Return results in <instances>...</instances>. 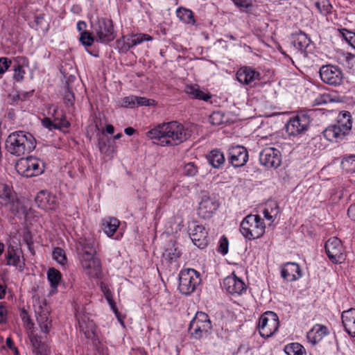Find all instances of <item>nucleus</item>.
<instances>
[{"mask_svg":"<svg viewBox=\"0 0 355 355\" xmlns=\"http://www.w3.org/2000/svg\"><path fill=\"white\" fill-rule=\"evenodd\" d=\"M28 66V60L26 57L17 56L14 58L12 68L14 71L13 78L15 80L19 82L24 78L26 73L24 67Z\"/></svg>","mask_w":355,"mask_h":355,"instance_id":"b1692460","label":"nucleus"},{"mask_svg":"<svg viewBox=\"0 0 355 355\" xmlns=\"http://www.w3.org/2000/svg\"><path fill=\"white\" fill-rule=\"evenodd\" d=\"M135 130L132 127L125 128L124 132L126 135L131 136L135 132Z\"/></svg>","mask_w":355,"mask_h":355,"instance_id":"69168bd1","label":"nucleus"},{"mask_svg":"<svg viewBox=\"0 0 355 355\" xmlns=\"http://www.w3.org/2000/svg\"><path fill=\"white\" fill-rule=\"evenodd\" d=\"M20 315L22 320L26 324V327L31 329L33 327V323L31 322L27 311L26 310H22Z\"/></svg>","mask_w":355,"mask_h":355,"instance_id":"4d7b16f0","label":"nucleus"},{"mask_svg":"<svg viewBox=\"0 0 355 355\" xmlns=\"http://www.w3.org/2000/svg\"><path fill=\"white\" fill-rule=\"evenodd\" d=\"M236 76L240 83L246 85H250L255 80L261 79L260 73L250 67H241L237 71Z\"/></svg>","mask_w":355,"mask_h":355,"instance_id":"a211bd4d","label":"nucleus"},{"mask_svg":"<svg viewBox=\"0 0 355 355\" xmlns=\"http://www.w3.org/2000/svg\"><path fill=\"white\" fill-rule=\"evenodd\" d=\"M94 33L96 36V41L101 43L107 44L113 41L116 36L112 20L108 18H98L92 22Z\"/></svg>","mask_w":355,"mask_h":355,"instance_id":"0eeeda50","label":"nucleus"},{"mask_svg":"<svg viewBox=\"0 0 355 355\" xmlns=\"http://www.w3.org/2000/svg\"><path fill=\"white\" fill-rule=\"evenodd\" d=\"M183 173L187 176H194L198 173V167L193 162H188L184 166Z\"/></svg>","mask_w":355,"mask_h":355,"instance_id":"49530a36","label":"nucleus"},{"mask_svg":"<svg viewBox=\"0 0 355 355\" xmlns=\"http://www.w3.org/2000/svg\"><path fill=\"white\" fill-rule=\"evenodd\" d=\"M30 340L35 355H50L51 349L46 341V336L33 335Z\"/></svg>","mask_w":355,"mask_h":355,"instance_id":"4be33fe9","label":"nucleus"},{"mask_svg":"<svg viewBox=\"0 0 355 355\" xmlns=\"http://www.w3.org/2000/svg\"><path fill=\"white\" fill-rule=\"evenodd\" d=\"M200 282V273L196 270H182L179 275L178 289L182 294L189 295L196 291Z\"/></svg>","mask_w":355,"mask_h":355,"instance_id":"6e6552de","label":"nucleus"},{"mask_svg":"<svg viewBox=\"0 0 355 355\" xmlns=\"http://www.w3.org/2000/svg\"><path fill=\"white\" fill-rule=\"evenodd\" d=\"M334 101L329 94L323 93L317 96L313 102V105H322Z\"/></svg>","mask_w":355,"mask_h":355,"instance_id":"c03bdc74","label":"nucleus"},{"mask_svg":"<svg viewBox=\"0 0 355 355\" xmlns=\"http://www.w3.org/2000/svg\"><path fill=\"white\" fill-rule=\"evenodd\" d=\"M329 334L327 327L321 324H315L308 333L307 339L313 345L318 343Z\"/></svg>","mask_w":355,"mask_h":355,"instance_id":"a878e982","label":"nucleus"},{"mask_svg":"<svg viewBox=\"0 0 355 355\" xmlns=\"http://www.w3.org/2000/svg\"><path fill=\"white\" fill-rule=\"evenodd\" d=\"M207 232L202 225H195L190 228L189 236L193 244L203 249L208 245Z\"/></svg>","mask_w":355,"mask_h":355,"instance_id":"aec40b11","label":"nucleus"},{"mask_svg":"<svg viewBox=\"0 0 355 355\" xmlns=\"http://www.w3.org/2000/svg\"><path fill=\"white\" fill-rule=\"evenodd\" d=\"M15 168L19 174L31 178L42 174L44 171V164L37 158L30 157L21 159L16 164Z\"/></svg>","mask_w":355,"mask_h":355,"instance_id":"1a4fd4ad","label":"nucleus"},{"mask_svg":"<svg viewBox=\"0 0 355 355\" xmlns=\"http://www.w3.org/2000/svg\"><path fill=\"white\" fill-rule=\"evenodd\" d=\"M152 40L153 37L149 35L144 33L135 34L127 39L125 46L128 50L134 46L141 44L144 41H151Z\"/></svg>","mask_w":355,"mask_h":355,"instance_id":"72a5a7b5","label":"nucleus"},{"mask_svg":"<svg viewBox=\"0 0 355 355\" xmlns=\"http://www.w3.org/2000/svg\"><path fill=\"white\" fill-rule=\"evenodd\" d=\"M62 275L60 272L55 268H51L47 271V279L50 282L51 293L57 291V288L61 281Z\"/></svg>","mask_w":355,"mask_h":355,"instance_id":"473e14b6","label":"nucleus"},{"mask_svg":"<svg viewBox=\"0 0 355 355\" xmlns=\"http://www.w3.org/2000/svg\"><path fill=\"white\" fill-rule=\"evenodd\" d=\"M325 251L329 259L335 263L345 260L344 250L341 241L337 237L329 239L325 243Z\"/></svg>","mask_w":355,"mask_h":355,"instance_id":"f8f14e48","label":"nucleus"},{"mask_svg":"<svg viewBox=\"0 0 355 355\" xmlns=\"http://www.w3.org/2000/svg\"><path fill=\"white\" fill-rule=\"evenodd\" d=\"M275 205L274 208H271V211H270L268 208H265L263 211V214L264 217L268 220H273V215L276 216L279 213V207L276 203L273 204Z\"/></svg>","mask_w":355,"mask_h":355,"instance_id":"8fccbe9b","label":"nucleus"},{"mask_svg":"<svg viewBox=\"0 0 355 355\" xmlns=\"http://www.w3.org/2000/svg\"><path fill=\"white\" fill-rule=\"evenodd\" d=\"M218 207L219 203L215 198L205 195L199 204L198 214L204 218H209Z\"/></svg>","mask_w":355,"mask_h":355,"instance_id":"f3484780","label":"nucleus"},{"mask_svg":"<svg viewBox=\"0 0 355 355\" xmlns=\"http://www.w3.org/2000/svg\"><path fill=\"white\" fill-rule=\"evenodd\" d=\"M310 117L305 114H297L291 118L286 125L288 135L296 136L305 132L309 126Z\"/></svg>","mask_w":355,"mask_h":355,"instance_id":"9b49d317","label":"nucleus"},{"mask_svg":"<svg viewBox=\"0 0 355 355\" xmlns=\"http://www.w3.org/2000/svg\"><path fill=\"white\" fill-rule=\"evenodd\" d=\"M352 118L349 112L343 111L338 115L337 123L329 125L323 132L324 137L330 141L343 139L352 130Z\"/></svg>","mask_w":355,"mask_h":355,"instance_id":"20e7f679","label":"nucleus"},{"mask_svg":"<svg viewBox=\"0 0 355 355\" xmlns=\"http://www.w3.org/2000/svg\"><path fill=\"white\" fill-rule=\"evenodd\" d=\"M87 27V24L85 21H79L78 23H77V29L80 31L81 33L85 31V28Z\"/></svg>","mask_w":355,"mask_h":355,"instance_id":"e2e57ef3","label":"nucleus"},{"mask_svg":"<svg viewBox=\"0 0 355 355\" xmlns=\"http://www.w3.org/2000/svg\"><path fill=\"white\" fill-rule=\"evenodd\" d=\"M35 146L36 140L33 135L22 130L10 134L6 141L7 150L18 157L29 154Z\"/></svg>","mask_w":355,"mask_h":355,"instance_id":"7ed1b4c3","label":"nucleus"},{"mask_svg":"<svg viewBox=\"0 0 355 355\" xmlns=\"http://www.w3.org/2000/svg\"><path fill=\"white\" fill-rule=\"evenodd\" d=\"M155 101L145 97L129 96L123 98L122 106L135 107L139 106H150L154 105Z\"/></svg>","mask_w":355,"mask_h":355,"instance_id":"393cba45","label":"nucleus"},{"mask_svg":"<svg viewBox=\"0 0 355 355\" xmlns=\"http://www.w3.org/2000/svg\"><path fill=\"white\" fill-rule=\"evenodd\" d=\"M119 223L117 218L109 217L102 221V229L108 236H112L119 227Z\"/></svg>","mask_w":355,"mask_h":355,"instance_id":"2f4dec72","label":"nucleus"},{"mask_svg":"<svg viewBox=\"0 0 355 355\" xmlns=\"http://www.w3.org/2000/svg\"><path fill=\"white\" fill-rule=\"evenodd\" d=\"M227 160L234 168L243 166L248 160V151L243 146H234L227 150Z\"/></svg>","mask_w":355,"mask_h":355,"instance_id":"ddd939ff","label":"nucleus"},{"mask_svg":"<svg viewBox=\"0 0 355 355\" xmlns=\"http://www.w3.org/2000/svg\"><path fill=\"white\" fill-rule=\"evenodd\" d=\"M181 254L180 250L174 244L171 248H168L164 253V257L170 262L175 261Z\"/></svg>","mask_w":355,"mask_h":355,"instance_id":"a19ab883","label":"nucleus"},{"mask_svg":"<svg viewBox=\"0 0 355 355\" xmlns=\"http://www.w3.org/2000/svg\"><path fill=\"white\" fill-rule=\"evenodd\" d=\"M355 210V207H354L353 205H351L349 206V207L348 208V210H347V215L350 218H353L354 216V214L353 213V211Z\"/></svg>","mask_w":355,"mask_h":355,"instance_id":"338daca9","label":"nucleus"},{"mask_svg":"<svg viewBox=\"0 0 355 355\" xmlns=\"http://www.w3.org/2000/svg\"><path fill=\"white\" fill-rule=\"evenodd\" d=\"M314 7L322 15H327L331 12L332 6L329 0H310Z\"/></svg>","mask_w":355,"mask_h":355,"instance_id":"e433bc0d","label":"nucleus"},{"mask_svg":"<svg viewBox=\"0 0 355 355\" xmlns=\"http://www.w3.org/2000/svg\"><path fill=\"white\" fill-rule=\"evenodd\" d=\"M211 329L212 324L209 315L204 312L198 311L191 321L188 330L192 338L200 339L208 336Z\"/></svg>","mask_w":355,"mask_h":355,"instance_id":"423d86ee","label":"nucleus"},{"mask_svg":"<svg viewBox=\"0 0 355 355\" xmlns=\"http://www.w3.org/2000/svg\"><path fill=\"white\" fill-rule=\"evenodd\" d=\"M177 16L186 24L194 25L196 20L191 10L183 8L177 10Z\"/></svg>","mask_w":355,"mask_h":355,"instance_id":"4c0bfd02","label":"nucleus"},{"mask_svg":"<svg viewBox=\"0 0 355 355\" xmlns=\"http://www.w3.org/2000/svg\"><path fill=\"white\" fill-rule=\"evenodd\" d=\"M264 220L257 214L246 216L240 224V232L248 240L261 238L265 233Z\"/></svg>","mask_w":355,"mask_h":355,"instance_id":"39448f33","label":"nucleus"},{"mask_svg":"<svg viewBox=\"0 0 355 355\" xmlns=\"http://www.w3.org/2000/svg\"><path fill=\"white\" fill-rule=\"evenodd\" d=\"M322 80L331 85H340L342 81V73L339 69L333 65H324L320 69Z\"/></svg>","mask_w":355,"mask_h":355,"instance_id":"2eb2a0df","label":"nucleus"},{"mask_svg":"<svg viewBox=\"0 0 355 355\" xmlns=\"http://www.w3.org/2000/svg\"><path fill=\"white\" fill-rule=\"evenodd\" d=\"M287 355H304V347L297 343L287 345L284 348Z\"/></svg>","mask_w":355,"mask_h":355,"instance_id":"58836bf2","label":"nucleus"},{"mask_svg":"<svg viewBox=\"0 0 355 355\" xmlns=\"http://www.w3.org/2000/svg\"><path fill=\"white\" fill-rule=\"evenodd\" d=\"M224 116L220 112H214L209 116V122L214 125H219L223 123Z\"/></svg>","mask_w":355,"mask_h":355,"instance_id":"de8ad7c7","label":"nucleus"},{"mask_svg":"<svg viewBox=\"0 0 355 355\" xmlns=\"http://www.w3.org/2000/svg\"><path fill=\"white\" fill-rule=\"evenodd\" d=\"M77 254L86 273L97 276L101 271V263L96 255V242L92 237L80 238L76 243Z\"/></svg>","mask_w":355,"mask_h":355,"instance_id":"f03ea898","label":"nucleus"},{"mask_svg":"<svg viewBox=\"0 0 355 355\" xmlns=\"http://www.w3.org/2000/svg\"><path fill=\"white\" fill-rule=\"evenodd\" d=\"M21 251L17 246L9 245L5 254L7 260L6 264L8 266H17L20 262V255Z\"/></svg>","mask_w":355,"mask_h":355,"instance_id":"cd10ccee","label":"nucleus"},{"mask_svg":"<svg viewBox=\"0 0 355 355\" xmlns=\"http://www.w3.org/2000/svg\"><path fill=\"white\" fill-rule=\"evenodd\" d=\"M49 112L52 115L54 121H55V118H60L61 119H67L66 116L62 110H60L58 107H52L49 109Z\"/></svg>","mask_w":355,"mask_h":355,"instance_id":"603ef678","label":"nucleus"},{"mask_svg":"<svg viewBox=\"0 0 355 355\" xmlns=\"http://www.w3.org/2000/svg\"><path fill=\"white\" fill-rule=\"evenodd\" d=\"M279 324V318L275 313L265 312L259 320L258 327L260 336L263 338L272 336L277 331Z\"/></svg>","mask_w":355,"mask_h":355,"instance_id":"9d476101","label":"nucleus"},{"mask_svg":"<svg viewBox=\"0 0 355 355\" xmlns=\"http://www.w3.org/2000/svg\"><path fill=\"white\" fill-rule=\"evenodd\" d=\"M6 314V310L3 307H0V323L5 322Z\"/></svg>","mask_w":355,"mask_h":355,"instance_id":"0e129e2a","label":"nucleus"},{"mask_svg":"<svg viewBox=\"0 0 355 355\" xmlns=\"http://www.w3.org/2000/svg\"><path fill=\"white\" fill-rule=\"evenodd\" d=\"M184 91L187 94L195 99L207 101L211 98V95H209L208 93H205L202 90L200 89L198 85H187L185 87Z\"/></svg>","mask_w":355,"mask_h":355,"instance_id":"c756f323","label":"nucleus"},{"mask_svg":"<svg viewBox=\"0 0 355 355\" xmlns=\"http://www.w3.org/2000/svg\"><path fill=\"white\" fill-rule=\"evenodd\" d=\"M6 345L8 347H9L11 349H14L15 355L18 354V350L16 347H14L13 341L10 338H8L6 339Z\"/></svg>","mask_w":355,"mask_h":355,"instance_id":"680f3d73","label":"nucleus"},{"mask_svg":"<svg viewBox=\"0 0 355 355\" xmlns=\"http://www.w3.org/2000/svg\"><path fill=\"white\" fill-rule=\"evenodd\" d=\"M44 311H49L46 302H44L42 304L39 302L38 305L35 306V308L36 317L39 315H42Z\"/></svg>","mask_w":355,"mask_h":355,"instance_id":"13d9d810","label":"nucleus"},{"mask_svg":"<svg viewBox=\"0 0 355 355\" xmlns=\"http://www.w3.org/2000/svg\"><path fill=\"white\" fill-rule=\"evenodd\" d=\"M14 196L10 188L6 184H0V204L7 206L13 202Z\"/></svg>","mask_w":355,"mask_h":355,"instance_id":"f704fd0d","label":"nucleus"},{"mask_svg":"<svg viewBox=\"0 0 355 355\" xmlns=\"http://www.w3.org/2000/svg\"><path fill=\"white\" fill-rule=\"evenodd\" d=\"M75 100L73 93L68 88L64 95V103L67 107L72 106Z\"/></svg>","mask_w":355,"mask_h":355,"instance_id":"3c124183","label":"nucleus"},{"mask_svg":"<svg viewBox=\"0 0 355 355\" xmlns=\"http://www.w3.org/2000/svg\"><path fill=\"white\" fill-rule=\"evenodd\" d=\"M218 251L223 255L228 252V240L226 237L223 236L220 239Z\"/></svg>","mask_w":355,"mask_h":355,"instance_id":"5fc2aeb1","label":"nucleus"},{"mask_svg":"<svg viewBox=\"0 0 355 355\" xmlns=\"http://www.w3.org/2000/svg\"><path fill=\"white\" fill-rule=\"evenodd\" d=\"M223 288L231 295H241L243 292L246 291L245 283L238 278L234 273L224 279Z\"/></svg>","mask_w":355,"mask_h":355,"instance_id":"dca6fc26","label":"nucleus"},{"mask_svg":"<svg viewBox=\"0 0 355 355\" xmlns=\"http://www.w3.org/2000/svg\"><path fill=\"white\" fill-rule=\"evenodd\" d=\"M35 203L42 209H55L57 206V198L46 190H42L37 193Z\"/></svg>","mask_w":355,"mask_h":355,"instance_id":"6ab92c4d","label":"nucleus"},{"mask_svg":"<svg viewBox=\"0 0 355 355\" xmlns=\"http://www.w3.org/2000/svg\"><path fill=\"white\" fill-rule=\"evenodd\" d=\"M345 55V61L346 66L350 69H353V63L352 60L354 58V55L350 53H346L344 54Z\"/></svg>","mask_w":355,"mask_h":355,"instance_id":"bf43d9fd","label":"nucleus"},{"mask_svg":"<svg viewBox=\"0 0 355 355\" xmlns=\"http://www.w3.org/2000/svg\"><path fill=\"white\" fill-rule=\"evenodd\" d=\"M12 62L8 58H0V73H3L10 67Z\"/></svg>","mask_w":355,"mask_h":355,"instance_id":"6e6d98bb","label":"nucleus"},{"mask_svg":"<svg viewBox=\"0 0 355 355\" xmlns=\"http://www.w3.org/2000/svg\"><path fill=\"white\" fill-rule=\"evenodd\" d=\"M292 43L295 48L301 53L306 51V49L311 44V39L304 32L300 31L299 32L292 34Z\"/></svg>","mask_w":355,"mask_h":355,"instance_id":"bb28decb","label":"nucleus"},{"mask_svg":"<svg viewBox=\"0 0 355 355\" xmlns=\"http://www.w3.org/2000/svg\"><path fill=\"white\" fill-rule=\"evenodd\" d=\"M340 35L353 48H355L354 42L352 41L355 36V33L348 31L346 28L338 29Z\"/></svg>","mask_w":355,"mask_h":355,"instance_id":"37998d69","label":"nucleus"},{"mask_svg":"<svg viewBox=\"0 0 355 355\" xmlns=\"http://www.w3.org/2000/svg\"><path fill=\"white\" fill-rule=\"evenodd\" d=\"M104 296H105V299L107 300L111 309L113 310L114 313L116 315L118 313V309H117L116 304L113 300V296H112V293L111 291L110 290L107 291V293H105Z\"/></svg>","mask_w":355,"mask_h":355,"instance_id":"864d4df0","label":"nucleus"},{"mask_svg":"<svg viewBox=\"0 0 355 355\" xmlns=\"http://www.w3.org/2000/svg\"><path fill=\"white\" fill-rule=\"evenodd\" d=\"M43 125L49 129L50 130L53 129L64 130L68 128L70 126V123L67 119H61L60 118H55V121L51 120L50 118H44L42 121Z\"/></svg>","mask_w":355,"mask_h":355,"instance_id":"c85d7f7f","label":"nucleus"},{"mask_svg":"<svg viewBox=\"0 0 355 355\" xmlns=\"http://www.w3.org/2000/svg\"><path fill=\"white\" fill-rule=\"evenodd\" d=\"M49 311H44L42 315L36 317L40 329L44 334H48L51 328V320H49Z\"/></svg>","mask_w":355,"mask_h":355,"instance_id":"c9c22d12","label":"nucleus"},{"mask_svg":"<svg viewBox=\"0 0 355 355\" xmlns=\"http://www.w3.org/2000/svg\"><path fill=\"white\" fill-rule=\"evenodd\" d=\"M207 159L210 165L215 168H219L225 163V159L223 153L218 150H211L207 155Z\"/></svg>","mask_w":355,"mask_h":355,"instance_id":"7c9ffc66","label":"nucleus"},{"mask_svg":"<svg viewBox=\"0 0 355 355\" xmlns=\"http://www.w3.org/2000/svg\"><path fill=\"white\" fill-rule=\"evenodd\" d=\"M94 40L92 33L87 31H85L80 33V42L85 46H92Z\"/></svg>","mask_w":355,"mask_h":355,"instance_id":"a18cd8bd","label":"nucleus"},{"mask_svg":"<svg viewBox=\"0 0 355 355\" xmlns=\"http://www.w3.org/2000/svg\"><path fill=\"white\" fill-rule=\"evenodd\" d=\"M259 161L267 168H277L281 164V154L275 148H266L259 155Z\"/></svg>","mask_w":355,"mask_h":355,"instance_id":"4468645a","label":"nucleus"},{"mask_svg":"<svg viewBox=\"0 0 355 355\" xmlns=\"http://www.w3.org/2000/svg\"><path fill=\"white\" fill-rule=\"evenodd\" d=\"M151 140L158 141L161 146H178L191 136L190 131L177 121L157 124L146 132Z\"/></svg>","mask_w":355,"mask_h":355,"instance_id":"f257e3e1","label":"nucleus"},{"mask_svg":"<svg viewBox=\"0 0 355 355\" xmlns=\"http://www.w3.org/2000/svg\"><path fill=\"white\" fill-rule=\"evenodd\" d=\"M110 139L106 137H101L98 140V146L101 153H106L108 150Z\"/></svg>","mask_w":355,"mask_h":355,"instance_id":"09e8293b","label":"nucleus"},{"mask_svg":"<svg viewBox=\"0 0 355 355\" xmlns=\"http://www.w3.org/2000/svg\"><path fill=\"white\" fill-rule=\"evenodd\" d=\"M355 156L350 155L347 157H343L341 162L342 168L347 173H353L355 171Z\"/></svg>","mask_w":355,"mask_h":355,"instance_id":"ea45409f","label":"nucleus"},{"mask_svg":"<svg viewBox=\"0 0 355 355\" xmlns=\"http://www.w3.org/2000/svg\"><path fill=\"white\" fill-rule=\"evenodd\" d=\"M238 7L248 8L251 5V0H232Z\"/></svg>","mask_w":355,"mask_h":355,"instance_id":"052dcab7","label":"nucleus"},{"mask_svg":"<svg viewBox=\"0 0 355 355\" xmlns=\"http://www.w3.org/2000/svg\"><path fill=\"white\" fill-rule=\"evenodd\" d=\"M281 276L284 279L293 282L302 277L300 266L293 262H288L282 266Z\"/></svg>","mask_w":355,"mask_h":355,"instance_id":"412c9836","label":"nucleus"},{"mask_svg":"<svg viewBox=\"0 0 355 355\" xmlns=\"http://www.w3.org/2000/svg\"><path fill=\"white\" fill-rule=\"evenodd\" d=\"M342 322L345 331L352 337H355V316L354 309L351 308L342 313Z\"/></svg>","mask_w":355,"mask_h":355,"instance_id":"5701e85b","label":"nucleus"},{"mask_svg":"<svg viewBox=\"0 0 355 355\" xmlns=\"http://www.w3.org/2000/svg\"><path fill=\"white\" fill-rule=\"evenodd\" d=\"M43 19H44V17L42 15H38V16L35 17V22L36 25L40 26L42 23Z\"/></svg>","mask_w":355,"mask_h":355,"instance_id":"774afa93","label":"nucleus"},{"mask_svg":"<svg viewBox=\"0 0 355 355\" xmlns=\"http://www.w3.org/2000/svg\"><path fill=\"white\" fill-rule=\"evenodd\" d=\"M53 258L58 263L64 266L67 262L65 252L61 248H55L53 250Z\"/></svg>","mask_w":355,"mask_h":355,"instance_id":"79ce46f5","label":"nucleus"}]
</instances>
